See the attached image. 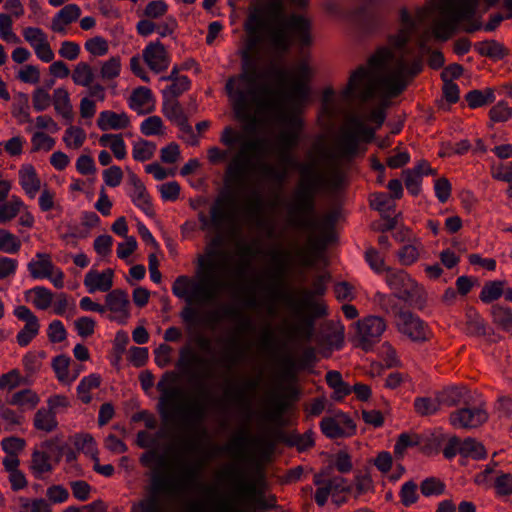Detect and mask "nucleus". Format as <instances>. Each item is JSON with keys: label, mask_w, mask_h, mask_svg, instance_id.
Instances as JSON below:
<instances>
[{"label": "nucleus", "mask_w": 512, "mask_h": 512, "mask_svg": "<svg viewBox=\"0 0 512 512\" xmlns=\"http://www.w3.org/2000/svg\"><path fill=\"white\" fill-rule=\"evenodd\" d=\"M386 119L385 106L374 108L368 120L376 123L369 127L356 114H347L339 128L333 149L324 146L314 147L318 157L310 154V161L298 164L299 180L286 203L289 225L298 229H315L313 219L316 208V194L320 190L335 191L343 182V173L339 169L341 160H352L360 151L361 143H370L376 130Z\"/></svg>", "instance_id": "f257e3e1"}, {"label": "nucleus", "mask_w": 512, "mask_h": 512, "mask_svg": "<svg viewBox=\"0 0 512 512\" xmlns=\"http://www.w3.org/2000/svg\"><path fill=\"white\" fill-rule=\"evenodd\" d=\"M399 16V28L388 36L387 45L378 48L366 65L350 74L341 92L344 100L365 103L376 93L384 98H395L422 71V58L410 59L413 49L409 41L417 30L416 22L406 8L400 10Z\"/></svg>", "instance_id": "f03ea898"}, {"label": "nucleus", "mask_w": 512, "mask_h": 512, "mask_svg": "<svg viewBox=\"0 0 512 512\" xmlns=\"http://www.w3.org/2000/svg\"><path fill=\"white\" fill-rule=\"evenodd\" d=\"M249 35L244 48L240 51L241 74L228 79L225 89L231 101L235 116L240 121H253L251 115L253 103L271 106L272 91L266 84H261L258 69V50L260 32H264L270 47L279 54L286 53L293 36L283 23L273 22L264 10L250 13L244 25Z\"/></svg>", "instance_id": "7ed1b4c3"}, {"label": "nucleus", "mask_w": 512, "mask_h": 512, "mask_svg": "<svg viewBox=\"0 0 512 512\" xmlns=\"http://www.w3.org/2000/svg\"><path fill=\"white\" fill-rule=\"evenodd\" d=\"M227 259L226 252L209 247L205 256L200 255L197 259L195 276L180 275L172 284V293L187 303L180 312V318L187 325L190 340L203 351L210 349L211 340L192 331L191 327L195 324L197 315V310L192 304L212 303L218 298L221 290L227 285L217 271L227 268Z\"/></svg>", "instance_id": "20e7f679"}, {"label": "nucleus", "mask_w": 512, "mask_h": 512, "mask_svg": "<svg viewBox=\"0 0 512 512\" xmlns=\"http://www.w3.org/2000/svg\"><path fill=\"white\" fill-rule=\"evenodd\" d=\"M271 269L266 276L273 285L267 287L272 298L281 301L298 318V322L289 326L288 332L291 337L304 340L312 339L314 334L315 319L327 314V308L321 301L315 299L316 295L325 292V286L321 279L313 283V289L298 288L291 291H284L287 273L291 266V252L286 249L271 252Z\"/></svg>", "instance_id": "39448f33"}, {"label": "nucleus", "mask_w": 512, "mask_h": 512, "mask_svg": "<svg viewBox=\"0 0 512 512\" xmlns=\"http://www.w3.org/2000/svg\"><path fill=\"white\" fill-rule=\"evenodd\" d=\"M480 0H433L427 6L417 8L413 19L416 27L423 24L431 15L433 10H437L439 15L433 19V33L437 39L448 40L458 24L464 21L463 30L467 33L484 28L485 31H494L504 20V16L496 13L490 16L489 21L482 26L481 21H471L476 13Z\"/></svg>", "instance_id": "423d86ee"}, {"label": "nucleus", "mask_w": 512, "mask_h": 512, "mask_svg": "<svg viewBox=\"0 0 512 512\" xmlns=\"http://www.w3.org/2000/svg\"><path fill=\"white\" fill-rule=\"evenodd\" d=\"M175 381V373L166 372L157 383L156 388L160 393L158 412L164 421H174L176 416H179V426L193 435V438L183 442V449L195 451L198 448V439L206 434L205 428L202 427L206 417V405L197 400L185 407H178L175 413H172L173 403L181 395V389L172 386Z\"/></svg>", "instance_id": "0eeeda50"}, {"label": "nucleus", "mask_w": 512, "mask_h": 512, "mask_svg": "<svg viewBox=\"0 0 512 512\" xmlns=\"http://www.w3.org/2000/svg\"><path fill=\"white\" fill-rule=\"evenodd\" d=\"M220 142L227 148H233L236 144L240 145L239 150L231 157L226 167L225 176L227 181L233 184H242L252 166V160L261 154L264 140H247L243 133L227 126L221 132Z\"/></svg>", "instance_id": "6e6552de"}, {"label": "nucleus", "mask_w": 512, "mask_h": 512, "mask_svg": "<svg viewBox=\"0 0 512 512\" xmlns=\"http://www.w3.org/2000/svg\"><path fill=\"white\" fill-rule=\"evenodd\" d=\"M275 92L270 94L273 101L271 106H262L259 103H253V108L261 110H273L276 114L277 121L285 126L276 135V149L281 164L293 165V157L291 152L300 142L301 132L303 129V121L294 111H289L284 103L274 97Z\"/></svg>", "instance_id": "1a4fd4ad"}, {"label": "nucleus", "mask_w": 512, "mask_h": 512, "mask_svg": "<svg viewBox=\"0 0 512 512\" xmlns=\"http://www.w3.org/2000/svg\"><path fill=\"white\" fill-rule=\"evenodd\" d=\"M198 219L202 229L211 227L217 232L225 231L230 236L239 232L237 204L230 193H221L215 198L210 207V218L201 212Z\"/></svg>", "instance_id": "9d476101"}, {"label": "nucleus", "mask_w": 512, "mask_h": 512, "mask_svg": "<svg viewBox=\"0 0 512 512\" xmlns=\"http://www.w3.org/2000/svg\"><path fill=\"white\" fill-rule=\"evenodd\" d=\"M223 475L236 484L235 495L253 511H265L276 506V497L266 496L264 491L257 487L256 483L243 481L235 467H228Z\"/></svg>", "instance_id": "9b49d317"}, {"label": "nucleus", "mask_w": 512, "mask_h": 512, "mask_svg": "<svg viewBox=\"0 0 512 512\" xmlns=\"http://www.w3.org/2000/svg\"><path fill=\"white\" fill-rule=\"evenodd\" d=\"M260 385V375L246 377L237 383L228 384L224 389L223 398L250 419L252 402L259 393Z\"/></svg>", "instance_id": "f8f14e48"}, {"label": "nucleus", "mask_w": 512, "mask_h": 512, "mask_svg": "<svg viewBox=\"0 0 512 512\" xmlns=\"http://www.w3.org/2000/svg\"><path fill=\"white\" fill-rule=\"evenodd\" d=\"M386 283L395 291V297L410 305L422 306L426 301V293L405 271L386 269Z\"/></svg>", "instance_id": "ddd939ff"}, {"label": "nucleus", "mask_w": 512, "mask_h": 512, "mask_svg": "<svg viewBox=\"0 0 512 512\" xmlns=\"http://www.w3.org/2000/svg\"><path fill=\"white\" fill-rule=\"evenodd\" d=\"M174 494L172 485L167 481V477L158 471H153L150 477V485L148 487V495L133 505L134 511L141 512H165L160 495Z\"/></svg>", "instance_id": "4468645a"}, {"label": "nucleus", "mask_w": 512, "mask_h": 512, "mask_svg": "<svg viewBox=\"0 0 512 512\" xmlns=\"http://www.w3.org/2000/svg\"><path fill=\"white\" fill-rule=\"evenodd\" d=\"M385 320L379 316H367L355 323L357 346L365 351L370 350L381 339L386 330Z\"/></svg>", "instance_id": "2eb2a0df"}, {"label": "nucleus", "mask_w": 512, "mask_h": 512, "mask_svg": "<svg viewBox=\"0 0 512 512\" xmlns=\"http://www.w3.org/2000/svg\"><path fill=\"white\" fill-rule=\"evenodd\" d=\"M396 327L401 334L413 342H425L431 338L428 326L410 311H397Z\"/></svg>", "instance_id": "dca6fc26"}, {"label": "nucleus", "mask_w": 512, "mask_h": 512, "mask_svg": "<svg viewBox=\"0 0 512 512\" xmlns=\"http://www.w3.org/2000/svg\"><path fill=\"white\" fill-rule=\"evenodd\" d=\"M54 443L52 441H45L41 444V449L34 450L31 455L30 469L32 474L37 479H42L44 475L50 474L54 469V464H58L63 455V448L57 446V453L52 460L49 451L53 450Z\"/></svg>", "instance_id": "f3484780"}, {"label": "nucleus", "mask_w": 512, "mask_h": 512, "mask_svg": "<svg viewBox=\"0 0 512 512\" xmlns=\"http://www.w3.org/2000/svg\"><path fill=\"white\" fill-rule=\"evenodd\" d=\"M488 420V413L483 404L477 407L463 406L452 412L449 421L455 428L473 429L483 425Z\"/></svg>", "instance_id": "a211bd4d"}, {"label": "nucleus", "mask_w": 512, "mask_h": 512, "mask_svg": "<svg viewBox=\"0 0 512 512\" xmlns=\"http://www.w3.org/2000/svg\"><path fill=\"white\" fill-rule=\"evenodd\" d=\"M212 456V454L208 453L205 457L197 460L193 464L185 466L177 477L165 475L167 481L172 485L174 494L194 487L200 477L202 469Z\"/></svg>", "instance_id": "6ab92c4d"}, {"label": "nucleus", "mask_w": 512, "mask_h": 512, "mask_svg": "<svg viewBox=\"0 0 512 512\" xmlns=\"http://www.w3.org/2000/svg\"><path fill=\"white\" fill-rule=\"evenodd\" d=\"M106 311H109L108 319L119 324H125L130 317V301L126 291L114 289L105 296Z\"/></svg>", "instance_id": "aec40b11"}, {"label": "nucleus", "mask_w": 512, "mask_h": 512, "mask_svg": "<svg viewBox=\"0 0 512 512\" xmlns=\"http://www.w3.org/2000/svg\"><path fill=\"white\" fill-rule=\"evenodd\" d=\"M322 433L331 439L340 438L355 431L353 420L343 412H337L333 417H324L320 422Z\"/></svg>", "instance_id": "412c9836"}, {"label": "nucleus", "mask_w": 512, "mask_h": 512, "mask_svg": "<svg viewBox=\"0 0 512 512\" xmlns=\"http://www.w3.org/2000/svg\"><path fill=\"white\" fill-rule=\"evenodd\" d=\"M143 59L155 73L166 70L170 64L168 52L160 41L151 42L145 47Z\"/></svg>", "instance_id": "4be33fe9"}, {"label": "nucleus", "mask_w": 512, "mask_h": 512, "mask_svg": "<svg viewBox=\"0 0 512 512\" xmlns=\"http://www.w3.org/2000/svg\"><path fill=\"white\" fill-rule=\"evenodd\" d=\"M440 406L457 407L472 404V397L465 387L451 386L437 393Z\"/></svg>", "instance_id": "5701e85b"}, {"label": "nucleus", "mask_w": 512, "mask_h": 512, "mask_svg": "<svg viewBox=\"0 0 512 512\" xmlns=\"http://www.w3.org/2000/svg\"><path fill=\"white\" fill-rule=\"evenodd\" d=\"M114 271L110 268L103 272L90 270L84 278V285L89 293L108 292L113 286Z\"/></svg>", "instance_id": "b1692460"}, {"label": "nucleus", "mask_w": 512, "mask_h": 512, "mask_svg": "<svg viewBox=\"0 0 512 512\" xmlns=\"http://www.w3.org/2000/svg\"><path fill=\"white\" fill-rule=\"evenodd\" d=\"M206 363L207 360L205 358L193 351L190 346L186 345L179 350V358L176 362V367L183 375L190 376L194 379L197 375L193 371V367L196 365L204 366Z\"/></svg>", "instance_id": "393cba45"}, {"label": "nucleus", "mask_w": 512, "mask_h": 512, "mask_svg": "<svg viewBox=\"0 0 512 512\" xmlns=\"http://www.w3.org/2000/svg\"><path fill=\"white\" fill-rule=\"evenodd\" d=\"M97 126L102 131L125 129L130 126V118L125 112L116 113L106 110L99 114Z\"/></svg>", "instance_id": "a878e982"}, {"label": "nucleus", "mask_w": 512, "mask_h": 512, "mask_svg": "<svg viewBox=\"0 0 512 512\" xmlns=\"http://www.w3.org/2000/svg\"><path fill=\"white\" fill-rule=\"evenodd\" d=\"M37 260H31L27 268L34 279L51 278L55 266L51 261V256L47 253H37Z\"/></svg>", "instance_id": "bb28decb"}, {"label": "nucleus", "mask_w": 512, "mask_h": 512, "mask_svg": "<svg viewBox=\"0 0 512 512\" xmlns=\"http://www.w3.org/2000/svg\"><path fill=\"white\" fill-rule=\"evenodd\" d=\"M52 104L55 112L62 116L69 123L73 121V106L70 101V95L66 88L59 87L53 91Z\"/></svg>", "instance_id": "cd10ccee"}, {"label": "nucleus", "mask_w": 512, "mask_h": 512, "mask_svg": "<svg viewBox=\"0 0 512 512\" xmlns=\"http://www.w3.org/2000/svg\"><path fill=\"white\" fill-rule=\"evenodd\" d=\"M19 181L25 191L30 197L34 198L41 187V181L32 165H24L19 170Z\"/></svg>", "instance_id": "c85d7f7f"}, {"label": "nucleus", "mask_w": 512, "mask_h": 512, "mask_svg": "<svg viewBox=\"0 0 512 512\" xmlns=\"http://www.w3.org/2000/svg\"><path fill=\"white\" fill-rule=\"evenodd\" d=\"M464 332L468 336L482 337L487 334V326L484 319L472 307L466 310Z\"/></svg>", "instance_id": "c756f323"}, {"label": "nucleus", "mask_w": 512, "mask_h": 512, "mask_svg": "<svg viewBox=\"0 0 512 512\" xmlns=\"http://www.w3.org/2000/svg\"><path fill=\"white\" fill-rule=\"evenodd\" d=\"M39 402V396L31 389H23L17 391L7 399L8 404L17 406L22 411L34 409L39 404Z\"/></svg>", "instance_id": "7c9ffc66"}, {"label": "nucleus", "mask_w": 512, "mask_h": 512, "mask_svg": "<svg viewBox=\"0 0 512 512\" xmlns=\"http://www.w3.org/2000/svg\"><path fill=\"white\" fill-rule=\"evenodd\" d=\"M475 50L485 57L501 60L509 53L508 49L496 40H485L475 44Z\"/></svg>", "instance_id": "2f4dec72"}, {"label": "nucleus", "mask_w": 512, "mask_h": 512, "mask_svg": "<svg viewBox=\"0 0 512 512\" xmlns=\"http://www.w3.org/2000/svg\"><path fill=\"white\" fill-rule=\"evenodd\" d=\"M33 425L35 429L50 433L58 426L56 415L47 407H41L34 415Z\"/></svg>", "instance_id": "473e14b6"}, {"label": "nucleus", "mask_w": 512, "mask_h": 512, "mask_svg": "<svg viewBox=\"0 0 512 512\" xmlns=\"http://www.w3.org/2000/svg\"><path fill=\"white\" fill-rule=\"evenodd\" d=\"M308 96L309 87L301 78L294 79L289 90L285 92L286 99L291 101L295 107L305 102Z\"/></svg>", "instance_id": "72a5a7b5"}, {"label": "nucleus", "mask_w": 512, "mask_h": 512, "mask_svg": "<svg viewBox=\"0 0 512 512\" xmlns=\"http://www.w3.org/2000/svg\"><path fill=\"white\" fill-rule=\"evenodd\" d=\"M99 143L103 147H109L117 159L126 157V145L121 134H103Z\"/></svg>", "instance_id": "f704fd0d"}, {"label": "nucleus", "mask_w": 512, "mask_h": 512, "mask_svg": "<svg viewBox=\"0 0 512 512\" xmlns=\"http://www.w3.org/2000/svg\"><path fill=\"white\" fill-rule=\"evenodd\" d=\"M71 77L75 85L86 87L93 83L95 75L92 67L81 61L74 66Z\"/></svg>", "instance_id": "c9c22d12"}, {"label": "nucleus", "mask_w": 512, "mask_h": 512, "mask_svg": "<svg viewBox=\"0 0 512 512\" xmlns=\"http://www.w3.org/2000/svg\"><path fill=\"white\" fill-rule=\"evenodd\" d=\"M470 108H478L495 101L494 90L487 88L484 90H472L465 97Z\"/></svg>", "instance_id": "e433bc0d"}, {"label": "nucleus", "mask_w": 512, "mask_h": 512, "mask_svg": "<svg viewBox=\"0 0 512 512\" xmlns=\"http://www.w3.org/2000/svg\"><path fill=\"white\" fill-rule=\"evenodd\" d=\"M100 383L101 377L98 374H90L89 376L84 377L77 387V395L79 399L84 404L90 403L92 400L90 391L92 389L98 388L100 386Z\"/></svg>", "instance_id": "4c0bfd02"}, {"label": "nucleus", "mask_w": 512, "mask_h": 512, "mask_svg": "<svg viewBox=\"0 0 512 512\" xmlns=\"http://www.w3.org/2000/svg\"><path fill=\"white\" fill-rule=\"evenodd\" d=\"M282 165V168H278L275 165L264 162L259 165V172L265 179L272 180L275 183L282 185L287 178V167L289 166L285 164Z\"/></svg>", "instance_id": "58836bf2"}, {"label": "nucleus", "mask_w": 512, "mask_h": 512, "mask_svg": "<svg viewBox=\"0 0 512 512\" xmlns=\"http://www.w3.org/2000/svg\"><path fill=\"white\" fill-rule=\"evenodd\" d=\"M491 313L494 324L503 331L512 334V310L508 307L496 305L492 307Z\"/></svg>", "instance_id": "ea45409f"}, {"label": "nucleus", "mask_w": 512, "mask_h": 512, "mask_svg": "<svg viewBox=\"0 0 512 512\" xmlns=\"http://www.w3.org/2000/svg\"><path fill=\"white\" fill-rule=\"evenodd\" d=\"M18 512H52V507L44 498L20 497Z\"/></svg>", "instance_id": "a19ab883"}, {"label": "nucleus", "mask_w": 512, "mask_h": 512, "mask_svg": "<svg viewBox=\"0 0 512 512\" xmlns=\"http://www.w3.org/2000/svg\"><path fill=\"white\" fill-rule=\"evenodd\" d=\"M415 411L421 416H428L436 413L441 409L438 396L435 398L418 397L414 401Z\"/></svg>", "instance_id": "79ce46f5"}, {"label": "nucleus", "mask_w": 512, "mask_h": 512, "mask_svg": "<svg viewBox=\"0 0 512 512\" xmlns=\"http://www.w3.org/2000/svg\"><path fill=\"white\" fill-rule=\"evenodd\" d=\"M460 455L464 457H472L474 459H481L486 456V451L480 442H477L472 438H467L464 441H461Z\"/></svg>", "instance_id": "37998d69"}, {"label": "nucleus", "mask_w": 512, "mask_h": 512, "mask_svg": "<svg viewBox=\"0 0 512 512\" xmlns=\"http://www.w3.org/2000/svg\"><path fill=\"white\" fill-rule=\"evenodd\" d=\"M156 150V145L153 142L147 140H139L133 144V158L136 161H147L150 160Z\"/></svg>", "instance_id": "c03bdc74"}, {"label": "nucleus", "mask_w": 512, "mask_h": 512, "mask_svg": "<svg viewBox=\"0 0 512 512\" xmlns=\"http://www.w3.org/2000/svg\"><path fill=\"white\" fill-rule=\"evenodd\" d=\"M240 316V312L237 308L234 307H225L222 313L219 310H211L205 314L203 318V323L207 326L213 328L217 323H219L224 317H232L238 318Z\"/></svg>", "instance_id": "a18cd8bd"}, {"label": "nucleus", "mask_w": 512, "mask_h": 512, "mask_svg": "<svg viewBox=\"0 0 512 512\" xmlns=\"http://www.w3.org/2000/svg\"><path fill=\"white\" fill-rule=\"evenodd\" d=\"M121 60L119 56H114L104 61L100 68V77L104 81L113 80L120 75Z\"/></svg>", "instance_id": "49530a36"}, {"label": "nucleus", "mask_w": 512, "mask_h": 512, "mask_svg": "<svg viewBox=\"0 0 512 512\" xmlns=\"http://www.w3.org/2000/svg\"><path fill=\"white\" fill-rule=\"evenodd\" d=\"M21 248L20 239L5 229H0V251L14 254Z\"/></svg>", "instance_id": "de8ad7c7"}, {"label": "nucleus", "mask_w": 512, "mask_h": 512, "mask_svg": "<svg viewBox=\"0 0 512 512\" xmlns=\"http://www.w3.org/2000/svg\"><path fill=\"white\" fill-rule=\"evenodd\" d=\"M52 105V95L47 88L36 87L32 92V106L35 111L43 112Z\"/></svg>", "instance_id": "09e8293b"}, {"label": "nucleus", "mask_w": 512, "mask_h": 512, "mask_svg": "<svg viewBox=\"0 0 512 512\" xmlns=\"http://www.w3.org/2000/svg\"><path fill=\"white\" fill-rule=\"evenodd\" d=\"M171 82L172 84L162 91L163 98L177 99L190 88V80L184 75Z\"/></svg>", "instance_id": "8fccbe9b"}, {"label": "nucleus", "mask_w": 512, "mask_h": 512, "mask_svg": "<svg viewBox=\"0 0 512 512\" xmlns=\"http://www.w3.org/2000/svg\"><path fill=\"white\" fill-rule=\"evenodd\" d=\"M23 202L16 197H12L9 202L0 205V224L11 221L20 212Z\"/></svg>", "instance_id": "3c124183"}, {"label": "nucleus", "mask_w": 512, "mask_h": 512, "mask_svg": "<svg viewBox=\"0 0 512 512\" xmlns=\"http://www.w3.org/2000/svg\"><path fill=\"white\" fill-rule=\"evenodd\" d=\"M503 293V282L491 281L483 286L479 297L484 303H490L500 298Z\"/></svg>", "instance_id": "603ef678"}, {"label": "nucleus", "mask_w": 512, "mask_h": 512, "mask_svg": "<svg viewBox=\"0 0 512 512\" xmlns=\"http://www.w3.org/2000/svg\"><path fill=\"white\" fill-rule=\"evenodd\" d=\"M163 114L177 123L185 117L183 109L177 99L163 98Z\"/></svg>", "instance_id": "864d4df0"}, {"label": "nucleus", "mask_w": 512, "mask_h": 512, "mask_svg": "<svg viewBox=\"0 0 512 512\" xmlns=\"http://www.w3.org/2000/svg\"><path fill=\"white\" fill-rule=\"evenodd\" d=\"M86 139L85 131L76 126H70L65 131V135L63 137L64 142L68 147H72L74 149L80 148Z\"/></svg>", "instance_id": "5fc2aeb1"}, {"label": "nucleus", "mask_w": 512, "mask_h": 512, "mask_svg": "<svg viewBox=\"0 0 512 512\" xmlns=\"http://www.w3.org/2000/svg\"><path fill=\"white\" fill-rule=\"evenodd\" d=\"M29 293L34 294L33 304L40 310H46L52 304L53 293L45 287H35Z\"/></svg>", "instance_id": "6e6d98bb"}, {"label": "nucleus", "mask_w": 512, "mask_h": 512, "mask_svg": "<svg viewBox=\"0 0 512 512\" xmlns=\"http://www.w3.org/2000/svg\"><path fill=\"white\" fill-rule=\"evenodd\" d=\"M70 361L71 359L66 355L56 356L52 361V368L56 377L62 383L68 381Z\"/></svg>", "instance_id": "4d7b16f0"}, {"label": "nucleus", "mask_w": 512, "mask_h": 512, "mask_svg": "<svg viewBox=\"0 0 512 512\" xmlns=\"http://www.w3.org/2000/svg\"><path fill=\"white\" fill-rule=\"evenodd\" d=\"M40 329L39 321H30L26 323L23 329L17 334V343L21 347L27 346L34 337L38 334Z\"/></svg>", "instance_id": "13d9d810"}, {"label": "nucleus", "mask_w": 512, "mask_h": 512, "mask_svg": "<svg viewBox=\"0 0 512 512\" xmlns=\"http://www.w3.org/2000/svg\"><path fill=\"white\" fill-rule=\"evenodd\" d=\"M421 493L426 496L441 495L444 493L445 484L438 478L429 477L422 481L420 485Z\"/></svg>", "instance_id": "bf43d9fd"}, {"label": "nucleus", "mask_w": 512, "mask_h": 512, "mask_svg": "<svg viewBox=\"0 0 512 512\" xmlns=\"http://www.w3.org/2000/svg\"><path fill=\"white\" fill-rule=\"evenodd\" d=\"M132 201L146 214H150L152 212V204L144 184L138 185V187L134 189Z\"/></svg>", "instance_id": "052dcab7"}, {"label": "nucleus", "mask_w": 512, "mask_h": 512, "mask_svg": "<svg viewBox=\"0 0 512 512\" xmlns=\"http://www.w3.org/2000/svg\"><path fill=\"white\" fill-rule=\"evenodd\" d=\"M85 49L93 56L100 57L108 53L109 45L105 38L95 36L85 42Z\"/></svg>", "instance_id": "680f3d73"}, {"label": "nucleus", "mask_w": 512, "mask_h": 512, "mask_svg": "<svg viewBox=\"0 0 512 512\" xmlns=\"http://www.w3.org/2000/svg\"><path fill=\"white\" fill-rule=\"evenodd\" d=\"M13 21L10 15L0 14V37L7 42L18 43L19 37L12 30Z\"/></svg>", "instance_id": "e2e57ef3"}, {"label": "nucleus", "mask_w": 512, "mask_h": 512, "mask_svg": "<svg viewBox=\"0 0 512 512\" xmlns=\"http://www.w3.org/2000/svg\"><path fill=\"white\" fill-rule=\"evenodd\" d=\"M163 121L159 116H150L140 125V131L145 136L160 135L163 133Z\"/></svg>", "instance_id": "0e129e2a"}, {"label": "nucleus", "mask_w": 512, "mask_h": 512, "mask_svg": "<svg viewBox=\"0 0 512 512\" xmlns=\"http://www.w3.org/2000/svg\"><path fill=\"white\" fill-rule=\"evenodd\" d=\"M46 497L50 505L61 504L68 500L69 491L63 485H51L46 490Z\"/></svg>", "instance_id": "69168bd1"}, {"label": "nucleus", "mask_w": 512, "mask_h": 512, "mask_svg": "<svg viewBox=\"0 0 512 512\" xmlns=\"http://www.w3.org/2000/svg\"><path fill=\"white\" fill-rule=\"evenodd\" d=\"M152 101V93L149 88L139 87L135 89L130 97V107L141 108Z\"/></svg>", "instance_id": "338daca9"}, {"label": "nucleus", "mask_w": 512, "mask_h": 512, "mask_svg": "<svg viewBox=\"0 0 512 512\" xmlns=\"http://www.w3.org/2000/svg\"><path fill=\"white\" fill-rule=\"evenodd\" d=\"M490 120L492 122H505L512 116V108L505 102H499L489 111Z\"/></svg>", "instance_id": "774afa93"}]
</instances>
